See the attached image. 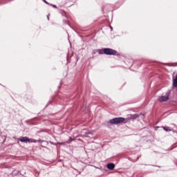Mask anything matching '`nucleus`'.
<instances>
[{
	"instance_id": "obj_4",
	"label": "nucleus",
	"mask_w": 177,
	"mask_h": 177,
	"mask_svg": "<svg viewBox=\"0 0 177 177\" xmlns=\"http://www.w3.org/2000/svg\"><path fill=\"white\" fill-rule=\"evenodd\" d=\"M169 98V95H167L165 96H160L158 98L159 102H167V100H168V99Z\"/></svg>"
},
{
	"instance_id": "obj_2",
	"label": "nucleus",
	"mask_w": 177,
	"mask_h": 177,
	"mask_svg": "<svg viewBox=\"0 0 177 177\" xmlns=\"http://www.w3.org/2000/svg\"><path fill=\"white\" fill-rule=\"evenodd\" d=\"M19 140L20 142H22L24 143H27V142H30V143H37V140H32V139H29L27 137H21Z\"/></svg>"
},
{
	"instance_id": "obj_5",
	"label": "nucleus",
	"mask_w": 177,
	"mask_h": 177,
	"mask_svg": "<svg viewBox=\"0 0 177 177\" xmlns=\"http://www.w3.org/2000/svg\"><path fill=\"white\" fill-rule=\"evenodd\" d=\"M108 169H110L111 171H113V169H114L115 165H114V163H109L106 165Z\"/></svg>"
},
{
	"instance_id": "obj_6",
	"label": "nucleus",
	"mask_w": 177,
	"mask_h": 177,
	"mask_svg": "<svg viewBox=\"0 0 177 177\" xmlns=\"http://www.w3.org/2000/svg\"><path fill=\"white\" fill-rule=\"evenodd\" d=\"M173 81H174L173 85L174 86H175V88H176L177 87V75H176V78H174Z\"/></svg>"
},
{
	"instance_id": "obj_7",
	"label": "nucleus",
	"mask_w": 177,
	"mask_h": 177,
	"mask_svg": "<svg viewBox=\"0 0 177 177\" xmlns=\"http://www.w3.org/2000/svg\"><path fill=\"white\" fill-rule=\"evenodd\" d=\"M163 129L165 130V131H172V129H171V128H169V127H163Z\"/></svg>"
},
{
	"instance_id": "obj_3",
	"label": "nucleus",
	"mask_w": 177,
	"mask_h": 177,
	"mask_svg": "<svg viewBox=\"0 0 177 177\" xmlns=\"http://www.w3.org/2000/svg\"><path fill=\"white\" fill-rule=\"evenodd\" d=\"M103 52L105 55H117V51L111 48H104L103 49Z\"/></svg>"
},
{
	"instance_id": "obj_1",
	"label": "nucleus",
	"mask_w": 177,
	"mask_h": 177,
	"mask_svg": "<svg viewBox=\"0 0 177 177\" xmlns=\"http://www.w3.org/2000/svg\"><path fill=\"white\" fill-rule=\"evenodd\" d=\"M125 121V118H115L111 119L109 122L110 124H121Z\"/></svg>"
},
{
	"instance_id": "obj_8",
	"label": "nucleus",
	"mask_w": 177,
	"mask_h": 177,
	"mask_svg": "<svg viewBox=\"0 0 177 177\" xmlns=\"http://www.w3.org/2000/svg\"><path fill=\"white\" fill-rule=\"evenodd\" d=\"M44 2H45V3H48V2L46 1V0H44Z\"/></svg>"
},
{
	"instance_id": "obj_9",
	"label": "nucleus",
	"mask_w": 177,
	"mask_h": 177,
	"mask_svg": "<svg viewBox=\"0 0 177 177\" xmlns=\"http://www.w3.org/2000/svg\"><path fill=\"white\" fill-rule=\"evenodd\" d=\"M53 6V8H56V6Z\"/></svg>"
}]
</instances>
